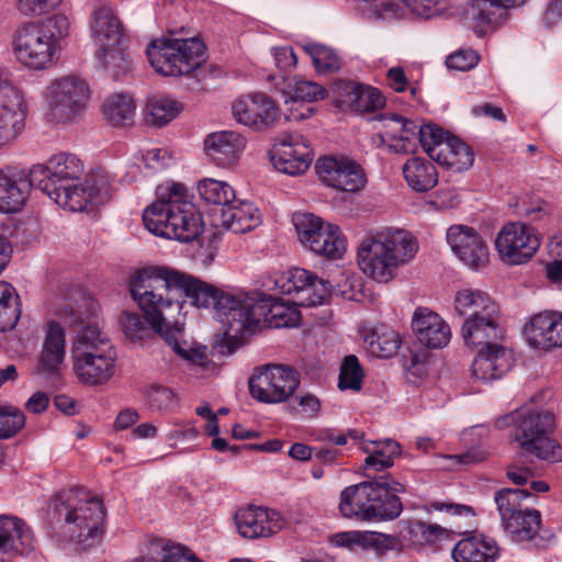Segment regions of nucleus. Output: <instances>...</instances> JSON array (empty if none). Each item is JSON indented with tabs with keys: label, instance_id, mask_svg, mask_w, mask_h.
Here are the masks:
<instances>
[{
	"label": "nucleus",
	"instance_id": "4d7b16f0",
	"mask_svg": "<svg viewBox=\"0 0 562 562\" xmlns=\"http://www.w3.org/2000/svg\"><path fill=\"white\" fill-rule=\"evenodd\" d=\"M363 370L356 356H347L340 367L338 386L341 390L359 391L361 389Z\"/></svg>",
	"mask_w": 562,
	"mask_h": 562
},
{
	"label": "nucleus",
	"instance_id": "13d9d810",
	"mask_svg": "<svg viewBox=\"0 0 562 562\" xmlns=\"http://www.w3.org/2000/svg\"><path fill=\"white\" fill-rule=\"evenodd\" d=\"M372 480H373L375 488L382 490V492H380L379 494H381V503H382L383 507L386 506V503L389 501H391V499L396 501V503L398 505V508H397V510H395V514H394V519H396L403 510V504L396 494L404 493L405 486L390 475H379V476L372 477Z\"/></svg>",
	"mask_w": 562,
	"mask_h": 562
},
{
	"label": "nucleus",
	"instance_id": "3c124183",
	"mask_svg": "<svg viewBox=\"0 0 562 562\" xmlns=\"http://www.w3.org/2000/svg\"><path fill=\"white\" fill-rule=\"evenodd\" d=\"M200 196L211 204L226 207L235 200V191L231 184L211 178L203 179L198 184Z\"/></svg>",
	"mask_w": 562,
	"mask_h": 562
},
{
	"label": "nucleus",
	"instance_id": "2f4dec72",
	"mask_svg": "<svg viewBox=\"0 0 562 562\" xmlns=\"http://www.w3.org/2000/svg\"><path fill=\"white\" fill-rule=\"evenodd\" d=\"M412 327L418 341L428 348H442L451 337L448 324L437 313L426 308L415 312Z\"/></svg>",
	"mask_w": 562,
	"mask_h": 562
},
{
	"label": "nucleus",
	"instance_id": "ea45409f",
	"mask_svg": "<svg viewBox=\"0 0 562 562\" xmlns=\"http://www.w3.org/2000/svg\"><path fill=\"white\" fill-rule=\"evenodd\" d=\"M464 2L462 20L474 23L475 32L483 25H496L507 16V10L515 8L516 2Z\"/></svg>",
	"mask_w": 562,
	"mask_h": 562
},
{
	"label": "nucleus",
	"instance_id": "72a5a7b5",
	"mask_svg": "<svg viewBox=\"0 0 562 562\" xmlns=\"http://www.w3.org/2000/svg\"><path fill=\"white\" fill-rule=\"evenodd\" d=\"M334 542L337 546L347 547L351 550H372L378 555H383L400 546V541L395 536L374 531L340 532L335 535Z\"/></svg>",
	"mask_w": 562,
	"mask_h": 562
},
{
	"label": "nucleus",
	"instance_id": "4be33fe9",
	"mask_svg": "<svg viewBox=\"0 0 562 562\" xmlns=\"http://www.w3.org/2000/svg\"><path fill=\"white\" fill-rule=\"evenodd\" d=\"M232 111L238 123L257 130L269 128L281 117L276 102L265 93L240 97L233 103Z\"/></svg>",
	"mask_w": 562,
	"mask_h": 562
},
{
	"label": "nucleus",
	"instance_id": "c9c22d12",
	"mask_svg": "<svg viewBox=\"0 0 562 562\" xmlns=\"http://www.w3.org/2000/svg\"><path fill=\"white\" fill-rule=\"evenodd\" d=\"M499 311L487 293L477 289H460L453 299V312L465 319H475Z\"/></svg>",
	"mask_w": 562,
	"mask_h": 562
},
{
	"label": "nucleus",
	"instance_id": "de8ad7c7",
	"mask_svg": "<svg viewBox=\"0 0 562 562\" xmlns=\"http://www.w3.org/2000/svg\"><path fill=\"white\" fill-rule=\"evenodd\" d=\"M368 351L378 358H390L400 348L398 335L387 328H375L364 338Z\"/></svg>",
	"mask_w": 562,
	"mask_h": 562
},
{
	"label": "nucleus",
	"instance_id": "f3484780",
	"mask_svg": "<svg viewBox=\"0 0 562 562\" xmlns=\"http://www.w3.org/2000/svg\"><path fill=\"white\" fill-rule=\"evenodd\" d=\"M540 246L532 227L525 223H507L497 234L495 247L501 259L508 265L529 261Z\"/></svg>",
	"mask_w": 562,
	"mask_h": 562
},
{
	"label": "nucleus",
	"instance_id": "680f3d73",
	"mask_svg": "<svg viewBox=\"0 0 562 562\" xmlns=\"http://www.w3.org/2000/svg\"><path fill=\"white\" fill-rule=\"evenodd\" d=\"M383 105L384 98L378 89L361 85L351 109L358 112H372Z\"/></svg>",
	"mask_w": 562,
	"mask_h": 562
},
{
	"label": "nucleus",
	"instance_id": "cd10ccee",
	"mask_svg": "<svg viewBox=\"0 0 562 562\" xmlns=\"http://www.w3.org/2000/svg\"><path fill=\"white\" fill-rule=\"evenodd\" d=\"M7 99L0 106V149L10 146L24 131L26 108L23 97L7 88Z\"/></svg>",
	"mask_w": 562,
	"mask_h": 562
},
{
	"label": "nucleus",
	"instance_id": "20e7f679",
	"mask_svg": "<svg viewBox=\"0 0 562 562\" xmlns=\"http://www.w3.org/2000/svg\"><path fill=\"white\" fill-rule=\"evenodd\" d=\"M418 251L416 238L407 231L385 228L367 236L358 247L360 270L374 281L386 283L409 263Z\"/></svg>",
	"mask_w": 562,
	"mask_h": 562
},
{
	"label": "nucleus",
	"instance_id": "5701e85b",
	"mask_svg": "<svg viewBox=\"0 0 562 562\" xmlns=\"http://www.w3.org/2000/svg\"><path fill=\"white\" fill-rule=\"evenodd\" d=\"M235 522L239 535L246 539L271 537L285 525L279 512L256 506L238 509L235 514Z\"/></svg>",
	"mask_w": 562,
	"mask_h": 562
},
{
	"label": "nucleus",
	"instance_id": "2eb2a0df",
	"mask_svg": "<svg viewBox=\"0 0 562 562\" xmlns=\"http://www.w3.org/2000/svg\"><path fill=\"white\" fill-rule=\"evenodd\" d=\"M13 52L22 65L34 70H44L56 65L60 54L44 31L36 29L32 23L24 24L15 31Z\"/></svg>",
	"mask_w": 562,
	"mask_h": 562
},
{
	"label": "nucleus",
	"instance_id": "774afa93",
	"mask_svg": "<svg viewBox=\"0 0 562 562\" xmlns=\"http://www.w3.org/2000/svg\"><path fill=\"white\" fill-rule=\"evenodd\" d=\"M375 119L381 123L384 135L390 139H397L398 133L403 128L402 122L404 116L395 113H383Z\"/></svg>",
	"mask_w": 562,
	"mask_h": 562
},
{
	"label": "nucleus",
	"instance_id": "0e129e2a",
	"mask_svg": "<svg viewBox=\"0 0 562 562\" xmlns=\"http://www.w3.org/2000/svg\"><path fill=\"white\" fill-rule=\"evenodd\" d=\"M147 401L153 409L170 411L177 405L175 393L165 386L151 385L147 391Z\"/></svg>",
	"mask_w": 562,
	"mask_h": 562
},
{
	"label": "nucleus",
	"instance_id": "412c9836",
	"mask_svg": "<svg viewBox=\"0 0 562 562\" xmlns=\"http://www.w3.org/2000/svg\"><path fill=\"white\" fill-rule=\"evenodd\" d=\"M361 11L370 21H393L400 19H431L445 14L441 2H363Z\"/></svg>",
	"mask_w": 562,
	"mask_h": 562
},
{
	"label": "nucleus",
	"instance_id": "c756f323",
	"mask_svg": "<svg viewBox=\"0 0 562 562\" xmlns=\"http://www.w3.org/2000/svg\"><path fill=\"white\" fill-rule=\"evenodd\" d=\"M461 335L468 346L485 347L499 344L505 335L501 325L499 311L475 319H465L461 327Z\"/></svg>",
	"mask_w": 562,
	"mask_h": 562
},
{
	"label": "nucleus",
	"instance_id": "79ce46f5",
	"mask_svg": "<svg viewBox=\"0 0 562 562\" xmlns=\"http://www.w3.org/2000/svg\"><path fill=\"white\" fill-rule=\"evenodd\" d=\"M361 450L368 454L364 460L366 471L389 469L393 465L394 458L401 454L400 443L392 439L363 442Z\"/></svg>",
	"mask_w": 562,
	"mask_h": 562
},
{
	"label": "nucleus",
	"instance_id": "603ef678",
	"mask_svg": "<svg viewBox=\"0 0 562 562\" xmlns=\"http://www.w3.org/2000/svg\"><path fill=\"white\" fill-rule=\"evenodd\" d=\"M531 496L528 490L524 488H502L494 495V501L501 516L502 524L506 518L522 510L521 502Z\"/></svg>",
	"mask_w": 562,
	"mask_h": 562
},
{
	"label": "nucleus",
	"instance_id": "473e14b6",
	"mask_svg": "<svg viewBox=\"0 0 562 562\" xmlns=\"http://www.w3.org/2000/svg\"><path fill=\"white\" fill-rule=\"evenodd\" d=\"M65 359V330L55 321L47 325L43 349L38 356V373L55 376L59 374Z\"/></svg>",
	"mask_w": 562,
	"mask_h": 562
},
{
	"label": "nucleus",
	"instance_id": "9d476101",
	"mask_svg": "<svg viewBox=\"0 0 562 562\" xmlns=\"http://www.w3.org/2000/svg\"><path fill=\"white\" fill-rule=\"evenodd\" d=\"M427 514L443 512L447 515L449 526L426 522L419 519L408 522V533L413 542L420 546H436L441 541L449 540L452 535H465L475 526V512L469 505L429 502L422 506Z\"/></svg>",
	"mask_w": 562,
	"mask_h": 562
},
{
	"label": "nucleus",
	"instance_id": "e433bc0d",
	"mask_svg": "<svg viewBox=\"0 0 562 562\" xmlns=\"http://www.w3.org/2000/svg\"><path fill=\"white\" fill-rule=\"evenodd\" d=\"M541 526V515L537 509L524 508L502 524L508 537L517 543H533L539 547L538 532Z\"/></svg>",
	"mask_w": 562,
	"mask_h": 562
},
{
	"label": "nucleus",
	"instance_id": "8fccbe9b",
	"mask_svg": "<svg viewBox=\"0 0 562 562\" xmlns=\"http://www.w3.org/2000/svg\"><path fill=\"white\" fill-rule=\"evenodd\" d=\"M157 331L171 347V349L181 358L200 367H203L209 362L206 347H191L189 349L182 347L179 341V336L182 331V325L180 323L179 329L177 331L175 326H170L169 328L162 327L161 330Z\"/></svg>",
	"mask_w": 562,
	"mask_h": 562
},
{
	"label": "nucleus",
	"instance_id": "49530a36",
	"mask_svg": "<svg viewBox=\"0 0 562 562\" xmlns=\"http://www.w3.org/2000/svg\"><path fill=\"white\" fill-rule=\"evenodd\" d=\"M147 121L155 126H165L182 111L181 102L169 97H154L147 102Z\"/></svg>",
	"mask_w": 562,
	"mask_h": 562
},
{
	"label": "nucleus",
	"instance_id": "c03bdc74",
	"mask_svg": "<svg viewBox=\"0 0 562 562\" xmlns=\"http://www.w3.org/2000/svg\"><path fill=\"white\" fill-rule=\"evenodd\" d=\"M97 58L104 70L114 79H119L132 70V59L127 50V42L114 44L113 47L97 49Z\"/></svg>",
	"mask_w": 562,
	"mask_h": 562
},
{
	"label": "nucleus",
	"instance_id": "393cba45",
	"mask_svg": "<svg viewBox=\"0 0 562 562\" xmlns=\"http://www.w3.org/2000/svg\"><path fill=\"white\" fill-rule=\"evenodd\" d=\"M245 144V138L236 132H214L205 137L204 150L214 165L231 168L239 160Z\"/></svg>",
	"mask_w": 562,
	"mask_h": 562
},
{
	"label": "nucleus",
	"instance_id": "e2e57ef3",
	"mask_svg": "<svg viewBox=\"0 0 562 562\" xmlns=\"http://www.w3.org/2000/svg\"><path fill=\"white\" fill-rule=\"evenodd\" d=\"M140 160L148 172H159L172 161L171 153L166 148H150L140 155Z\"/></svg>",
	"mask_w": 562,
	"mask_h": 562
},
{
	"label": "nucleus",
	"instance_id": "052dcab7",
	"mask_svg": "<svg viewBox=\"0 0 562 562\" xmlns=\"http://www.w3.org/2000/svg\"><path fill=\"white\" fill-rule=\"evenodd\" d=\"M25 423L21 411L14 407L0 408V439L14 436Z\"/></svg>",
	"mask_w": 562,
	"mask_h": 562
},
{
	"label": "nucleus",
	"instance_id": "4468645a",
	"mask_svg": "<svg viewBox=\"0 0 562 562\" xmlns=\"http://www.w3.org/2000/svg\"><path fill=\"white\" fill-rule=\"evenodd\" d=\"M249 391L254 398L268 404L285 402L299 387L296 371L281 364H268L258 369L249 379Z\"/></svg>",
	"mask_w": 562,
	"mask_h": 562
},
{
	"label": "nucleus",
	"instance_id": "423d86ee",
	"mask_svg": "<svg viewBox=\"0 0 562 562\" xmlns=\"http://www.w3.org/2000/svg\"><path fill=\"white\" fill-rule=\"evenodd\" d=\"M55 514L63 535L71 541L91 547L102 536L105 509L91 491L79 487L59 493Z\"/></svg>",
	"mask_w": 562,
	"mask_h": 562
},
{
	"label": "nucleus",
	"instance_id": "6e6552de",
	"mask_svg": "<svg viewBox=\"0 0 562 562\" xmlns=\"http://www.w3.org/2000/svg\"><path fill=\"white\" fill-rule=\"evenodd\" d=\"M296 305L260 292L246 293L244 305H241V317L238 321L234 319V328L237 327L235 340L243 341L247 335L263 327L281 328L299 325L301 314Z\"/></svg>",
	"mask_w": 562,
	"mask_h": 562
},
{
	"label": "nucleus",
	"instance_id": "bf43d9fd",
	"mask_svg": "<svg viewBox=\"0 0 562 562\" xmlns=\"http://www.w3.org/2000/svg\"><path fill=\"white\" fill-rule=\"evenodd\" d=\"M448 137L449 135L441 127L432 124L422 125L418 130L419 143L430 159L437 153L439 144L446 143Z\"/></svg>",
	"mask_w": 562,
	"mask_h": 562
},
{
	"label": "nucleus",
	"instance_id": "a211bd4d",
	"mask_svg": "<svg viewBox=\"0 0 562 562\" xmlns=\"http://www.w3.org/2000/svg\"><path fill=\"white\" fill-rule=\"evenodd\" d=\"M270 156L274 168L289 176L304 173L314 158L310 142L296 133H285L277 137Z\"/></svg>",
	"mask_w": 562,
	"mask_h": 562
},
{
	"label": "nucleus",
	"instance_id": "69168bd1",
	"mask_svg": "<svg viewBox=\"0 0 562 562\" xmlns=\"http://www.w3.org/2000/svg\"><path fill=\"white\" fill-rule=\"evenodd\" d=\"M479 59V55L472 49L459 50L447 57L446 65L450 69L467 71L475 67Z\"/></svg>",
	"mask_w": 562,
	"mask_h": 562
},
{
	"label": "nucleus",
	"instance_id": "a18cd8bd",
	"mask_svg": "<svg viewBox=\"0 0 562 562\" xmlns=\"http://www.w3.org/2000/svg\"><path fill=\"white\" fill-rule=\"evenodd\" d=\"M326 90L316 82L301 80L296 81L291 94V100L297 108L291 111L290 117L293 120H304L313 114V108L307 106L306 111H301L299 108L303 106L304 102H314L325 99Z\"/></svg>",
	"mask_w": 562,
	"mask_h": 562
},
{
	"label": "nucleus",
	"instance_id": "5fc2aeb1",
	"mask_svg": "<svg viewBox=\"0 0 562 562\" xmlns=\"http://www.w3.org/2000/svg\"><path fill=\"white\" fill-rule=\"evenodd\" d=\"M144 315L145 319L140 314L136 312H122L120 316V325L123 333L130 340H140L144 337H147L150 333V329H154L157 334H159L148 321L147 315L145 313Z\"/></svg>",
	"mask_w": 562,
	"mask_h": 562
},
{
	"label": "nucleus",
	"instance_id": "dca6fc26",
	"mask_svg": "<svg viewBox=\"0 0 562 562\" xmlns=\"http://www.w3.org/2000/svg\"><path fill=\"white\" fill-rule=\"evenodd\" d=\"M272 289L279 290L282 294H294L295 304L306 307L324 304L331 292L328 281L301 268L278 276Z\"/></svg>",
	"mask_w": 562,
	"mask_h": 562
},
{
	"label": "nucleus",
	"instance_id": "37998d69",
	"mask_svg": "<svg viewBox=\"0 0 562 562\" xmlns=\"http://www.w3.org/2000/svg\"><path fill=\"white\" fill-rule=\"evenodd\" d=\"M136 104L131 95L117 93L106 98L102 104V114L112 126H127L133 123Z\"/></svg>",
	"mask_w": 562,
	"mask_h": 562
},
{
	"label": "nucleus",
	"instance_id": "09e8293b",
	"mask_svg": "<svg viewBox=\"0 0 562 562\" xmlns=\"http://www.w3.org/2000/svg\"><path fill=\"white\" fill-rule=\"evenodd\" d=\"M36 29L44 31L52 44L61 52L63 44L70 35L71 23L66 13H53L45 19L32 23Z\"/></svg>",
	"mask_w": 562,
	"mask_h": 562
},
{
	"label": "nucleus",
	"instance_id": "7ed1b4c3",
	"mask_svg": "<svg viewBox=\"0 0 562 562\" xmlns=\"http://www.w3.org/2000/svg\"><path fill=\"white\" fill-rule=\"evenodd\" d=\"M145 227L157 236L188 243L202 233L196 206L181 183L167 182L156 189V200L144 210Z\"/></svg>",
	"mask_w": 562,
	"mask_h": 562
},
{
	"label": "nucleus",
	"instance_id": "6e6d98bb",
	"mask_svg": "<svg viewBox=\"0 0 562 562\" xmlns=\"http://www.w3.org/2000/svg\"><path fill=\"white\" fill-rule=\"evenodd\" d=\"M303 49L311 56L317 71L325 72L339 69V58L331 48L322 44L307 43L303 46Z\"/></svg>",
	"mask_w": 562,
	"mask_h": 562
},
{
	"label": "nucleus",
	"instance_id": "338daca9",
	"mask_svg": "<svg viewBox=\"0 0 562 562\" xmlns=\"http://www.w3.org/2000/svg\"><path fill=\"white\" fill-rule=\"evenodd\" d=\"M360 88L361 85L353 81H337L335 83V93L337 94L338 102L352 108Z\"/></svg>",
	"mask_w": 562,
	"mask_h": 562
},
{
	"label": "nucleus",
	"instance_id": "58836bf2",
	"mask_svg": "<svg viewBox=\"0 0 562 562\" xmlns=\"http://www.w3.org/2000/svg\"><path fill=\"white\" fill-rule=\"evenodd\" d=\"M432 160L454 172H462L472 167L474 154L469 145L456 136H449L446 143L439 144Z\"/></svg>",
	"mask_w": 562,
	"mask_h": 562
},
{
	"label": "nucleus",
	"instance_id": "f704fd0d",
	"mask_svg": "<svg viewBox=\"0 0 562 562\" xmlns=\"http://www.w3.org/2000/svg\"><path fill=\"white\" fill-rule=\"evenodd\" d=\"M498 557L497 542L483 535L461 539L452 550L454 562H495Z\"/></svg>",
	"mask_w": 562,
	"mask_h": 562
},
{
	"label": "nucleus",
	"instance_id": "6ab92c4d",
	"mask_svg": "<svg viewBox=\"0 0 562 562\" xmlns=\"http://www.w3.org/2000/svg\"><path fill=\"white\" fill-rule=\"evenodd\" d=\"M446 238L452 252L470 269L479 271L488 265V247L473 227L452 225L448 228Z\"/></svg>",
	"mask_w": 562,
	"mask_h": 562
},
{
	"label": "nucleus",
	"instance_id": "f257e3e1",
	"mask_svg": "<svg viewBox=\"0 0 562 562\" xmlns=\"http://www.w3.org/2000/svg\"><path fill=\"white\" fill-rule=\"evenodd\" d=\"M130 293L145 312L156 330L162 327L179 329L178 316L182 304L189 301L196 307H213L221 323L227 328L228 339H236L234 319L241 317L245 292L236 294L202 282L201 280L166 266H148L136 270L130 279Z\"/></svg>",
	"mask_w": 562,
	"mask_h": 562
},
{
	"label": "nucleus",
	"instance_id": "aec40b11",
	"mask_svg": "<svg viewBox=\"0 0 562 562\" xmlns=\"http://www.w3.org/2000/svg\"><path fill=\"white\" fill-rule=\"evenodd\" d=\"M315 169L323 183L340 191L356 192L366 184L361 166L347 158H319Z\"/></svg>",
	"mask_w": 562,
	"mask_h": 562
},
{
	"label": "nucleus",
	"instance_id": "39448f33",
	"mask_svg": "<svg viewBox=\"0 0 562 562\" xmlns=\"http://www.w3.org/2000/svg\"><path fill=\"white\" fill-rule=\"evenodd\" d=\"M494 426L498 430L512 428L510 438L524 457L562 461V448L550 438L554 428L552 413L522 407L499 416Z\"/></svg>",
	"mask_w": 562,
	"mask_h": 562
},
{
	"label": "nucleus",
	"instance_id": "1a4fd4ad",
	"mask_svg": "<svg viewBox=\"0 0 562 562\" xmlns=\"http://www.w3.org/2000/svg\"><path fill=\"white\" fill-rule=\"evenodd\" d=\"M146 55L150 66L162 76L189 75L206 59L205 45L195 36L151 41Z\"/></svg>",
	"mask_w": 562,
	"mask_h": 562
},
{
	"label": "nucleus",
	"instance_id": "864d4df0",
	"mask_svg": "<svg viewBox=\"0 0 562 562\" xmlns=\"http://www.w3.org/2000/svg\"><path fill=\"white\" fill-rule=\"evenodd\" d=\"M18 300L15 289L7 283L0 282V331H7L15 327L20 311L15 304H13V296Z\"/></svg>",
	"mask_w": 562,
	"mask_h": 562
},
{
	"label": "nucleus",
	"instance_id": "a19ab883",
	"mask_svg": "<svg viewBox=\"0 0 562 562\" xmlns=\"http://www.w3.org/2000/svg\"><path fill=\"white\" fill-rule=\"evenodd\" d=\"M402 171L407 184L416 192H427L438 183L437 168L426 158H408Z\"/></svg>",
	"mask_w": 562,
	"mask_h": 562
},
{
	"label": "nucleus",
	"instance_id": "4c0bfd02",
	"mask_svg": "<svg viewBox=\"0 0 562 562\" xmlns=\"http://www.w3.org/2000/svg\"><path fill=\"white\" fill-rule=\"evenodd\" d=\"M222 225L235 234H245L261 223V214L254 203L233 200L221 212Z\"/></svg>",
	"mask_w": 562,
	"mask_h": 562
},
{
	"label": "nucleus",
	"instance_id": "7c9ffc66",
	"mask_svg": "<svg viewBox=\"0 0 562 562\" xmlns=\"http://www.w3.org/2000/svg\"><path fill=\"white\" fill-rule=\"evenodd\" d=\"M34 550V539L26 524L14 516H0V553L27 555Z\"/></svg>",
	"mask_w": 562,
	"mask_h": 562
},
{
	"label": "nucleus",
	"instance_id": "ddd939ff",
	"mask_svg": "<svg viewBox=\"0 0 562 562\" xmlns=\"http://www.w3.org/2000/svg\"><path fill=\"white\" fill-rule=\"evenodd\" d=\"M293 225L300 243L316 255L340 258L346 251V239L336 225L325 223L312 213L293 214Z\"/></svg>",
	"mask_w": 562,
	"mask_h": 562
},
{
	"label": "nucleus",
	"instance_id": "a878e982",
	"mask_svg": "<svg viewBox=\"0 0 562 562\" xmlns=\"http://www.w3.org/2000/svg\"><path fill=\"white\" fill-rule=\"evenodd\" d=\"M91 37L100 47H113L114 44L128 42L123 24L114 10L103 3L95 8L90 20Z\"/></svg>",
	"mask_w": 562,
	"mask_h": 562
},
{
	"label": "nucleus",
	"instance_id": "f03ea898",
	"mask_svg": "<svg viewBox=\"0 0 562 562\" xmlns=\"http://www.w3.org/2000/svg\"><path fill=\"white\" fill-rule=\"evenodd\" d=\"M82 172L80 159L68 153L53 155L45 164L31 168L34 187L63 209L72 212L83 211L88 203H101L110 196L106 177L91 176L83 186L79 183Z\"/></svg>",
	"mask_w": 562,
	"mask_h": 562
},
{
	"label": "nucleus",
	"instance_id": "9b49d317",
	"mask_svg": "<svg viewBox=\"0 0 562 562\" xmlns=\"http://www.w3.org/2000/svg\"><path fill=\"white\" fill-rule=\"evenodd\" d=\"M369 480L345 487L340 493L339 512L345 518L360 521L394 520L398 505L391 499L383 507L381 503L382 490H376L370 474Z\"/></svg>",
	"mask_w": 562,
	"mask_h": 562
},
{
	"label": "nucleus",
	"instance_id": "f8f14e48",
	"mask_svg": "<svg viewBox=\"0 0 562 562\" xmlns=\"http://www.w3.org/2000/svg\"><path fill=\"white\" fill-rule=\"evenodd\" d=\"M89 98L83 79L75 75L57 78L46 89L47 116L52 122L70 123L85 112Z\"/></svg>",
	"mask_w": 562,
	"mask_h": 562
},
{
	"label": "nucleus",
	"instance_id": "c85d7f7f",
	"mask_svg": "<svg viewBox=\"0 0 562 562\" xmlns=\"http://www.w3.org/2000/svg\"><path fill=\"white\" fill-rule=\"evenodd\" d=\"M513 364V353L499 344L483 347L472 362V374L477 380L502 378Z\"/></svg>",
	"mask_w": 562,
	"mask_h": 562
},
{
	"label": "nucleus",
	"instance_id": "0eeeda50",
	"mask_svg": "<svg viewBox=\"0 0 562 562\" xmlns=\"http://www.w3.org/2000/svg\"><path fill=\"white\" fill-rule=\"evenodd\" d=\"M116 352L108 335L98 325L88 324L78 331L72 349V369L86 385L108 383L115 373Z\"/></svg>",
	"mask_w": 562,
	"mask_h": 562
},
{
	"label": "nucleus",
	"instance_id": "b1692460",
	"mask_svg": "<svg viewBox=\"0 0 562 562\" xmlns=\"http://www.w3.org/2000/svg\"><path fill=\"white\" fill-rule=\"evenodd\" d=\"M34 187L29 171L5 168L0 170V213H15L25 205L31 188Z\"/></svg>",
	"mask_w": 562,
	"mask_h": 562
},
{
	"label": "nucleus",
	"instance_id": "bb28decb",
	"mask_svg": "<svg viewBox=\"0 0 562 562\" xmlns=\"http://www.w3.org/2000/svg\"><path fill=\"white\" fill-rule=\"evenodd\" d=\"M525 330L531 346L543 350L560 348L562 347V313H539L530 319Z\"/></svg>",
	"mask_w": 562,
	"mask_h": 562
}]
</instances>
